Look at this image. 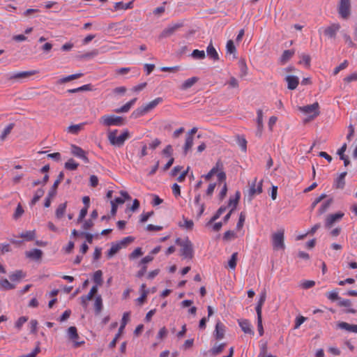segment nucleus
<instances>
[{
    "label": "nucleus",
    "mask_w": 357,
    "mask_h": 357,
    "mask_svg": "<svg viewBox=\"0 0 357 357\" xmlns=\"http://www.w3.org/2000/svg\"><path fill=\"white\" fill-rule=\"evenodd\" d=\"M118 132L119 130L116 129L109 130L107 132V139L112 145L120 147L130 138V135L127 129L124 130L119 135H117Z\"/></svg>",
    "instance_id": "obj_1"
},
{
    "label": "nucleus",
    "mask_w": 357,
    "mask_h": 357,
    "mask_svg": "<svg viewBox=\"0 0 357 357\" xmlns=\"http://www.w3.org/2000/svg\"><path fill=\"white\" fill-rule=\"evenodd\" d=\"M162 102V98H157L149 103L142 105V107L136 109L131 114V117L133 119H137L140 116H144L147 114L149 112L154 109L158 105Z\"/></svg>",
    "instance_id": "obj_2"
},
{
    "label": "nucleus",
    "mask_w": 357,
    "mask_h": 357,
    "mask_svg": "<svg viewBox=\"0 0 357 357\" xmlns=\"http://www.w3.org/2000/svg\"><path fill=\"white\" fill-rule=\"evenodd\" d=\"M176 243L181 247V255L184 258L192 259L193 257V248L192 242L187 238L185 240L177 238Z\"/></svg>",
    "instance_id": "obj_3"
},
{
    "label": "nucleus",
    "mask_w": 357,
    "mask_h": 357,
    "mask_svg": "<svg viewBox=\"0 0 357 357\" xmlns=\"http://www.w3.org/2000/svg\"><path fill=\"white\" fill-rule=\"evenodd\" d=\"M99 123L104 126H120L124 124L123 119L113 114L103 115L99 119Z\"/></svg>",
    "instance_id": "obj_4"
},
{
    "label": "nucleus",
    "mask_w": 357,
    "mask_h": 357,
    "mask_svg": "<svg viewBox=\"0 0 357 357\" xmlns=\"http://www.w3.org/2000/svg\"><path fill=\"white\" fill-rule=\"evenodd\" d=\"M38 73L39 71L36 70L15 72L13 73L8 74L6 77L8 81H10L12 83H13L15 82H21L24 79H26L29 77L34 75Z\"/></svg>",
    "instance_id": "obj_5"
},
{
    "label": "nucleus",
    "mask_w": 357,
    "mask_h": 357,
    "mask_svg": "<svg viewBox=\"0 0 357 357\" xmlns=\"http://www.w3.org/2000/svg\"><path fill=\"white\" fill-rule=\"evenodd\" d=\"M214 176H217L218 178H226L224 165L220 160L217 161L215 165L205 175L204 178H211Z\"/></svg>",
    "instance_id": "obj_6"
},
{
    "label": "nucleus",
    "mask_w": 357,
    "mask_h": 357,
    "mask_svg": "<svg viewBox=\"0 0 357 357\" xmlns=\"http://www.w3.org/2000/svg\"><path fill=\"white\" fill-rule=\"evenodd\" d=\"M337 11L341 18L347 20L351 15V0H340Z\"/></svg>",
    "instance_id": "obj_7"
},
{
    "label": "nucleus",
    "mask_w": 357,
    "mask_h": 357,
    "mask_svg": "<svg viewBox=\"0 0 357 357\" xmlns=\"http://www.w3.org/2000/svg\"><path fill=\"white\" fill-rule=\"evenodd\" d=\"M284 234V229L278 230L277 232L273 234L272 243L274 250H284L285 248Z\"/></svg>",
    "instance_id": "obj_8"
},
{
    "label": "nucleus",
    "mask_w": 357,
    "mask_h": 357,
    "mask_svg": "<svg viewBox=\"0 0 357 357\" xmlns=\"http://www.w3.org/2000/svg\"><path fill=\"white\" fill-rule=\"evenodd\" d=\"M319 105L318 102H314L312 105H308L303 107H299L298 109L309 116L310 119H314L319 114Z\"/></svg>",
    "instance_id": "obj_9"
},
{
    "label": "nucleus",
    "mask_w": 357,
    "mask_h": 357,
    "mask_svg": "<svg viewBox=\"0 0 357 357\" xmlns=\"http://www.w3.org/2000/svg\"><path fill=\"white\" fill-rule=\"evenodd\" d=\"M68 339L73 342V347L77 348L85 344L84 340H79L80 337L75 326H70L67 331Z\"/></svg>",
    "instance_id": "obj_10"
},
{
    "label": "nucleus",
    "mask_w": 357,
    "mask_h": 357,
    "mask_svg": "<svg viewBox=\"0 0 357 357\" xmlns=\"http://www.w3.org/2000/svg\"><path fill=\"white\" fill-rule=\"evenodd\" d=\"M262 192V180L257 181L254 180L249 183L248 189V200L251 201L255 195H259Z\"/></svg>",
    "instance_id": "obj_11"
},
{
    "label": "nucleus",
    "mask_w": 357,
    "mask_h": 357,
    "mask_svg": "<svg viewBox=\"0 0 357 357\" xmlns=\"http://www.w3.org/2000/svg\"><path fill=\"white\" fill-rule=\"evenodd\" d=\"M340 28L341 26L339 23H333L324 29V33L328 38L335 39Z\"/></svg>",
    "instance_id": "obj_12"
},
{
    "label": "nucleus",
    "mask_w": 357,
    "mask_h": 357,
    "mask_svg": "<svg viewBox=\"0 0 357 357\" xmlns=\"http://www.w3.org/2000/svg\"><path fill=\"white\" fill-rule=\"evenodd\" d=\"M344 213L341 212L328 215L326 218L325 227L331 228L336 222L340 221Z\"/></svg>",
    "instance_id": "obj_13"
},
{
    "label": "nucleus",
    "mask_w": 357,
    "mask_h": 357,
    "mask_svg": "<svg viewBox=\"0 0 357 357\" xmlns=\"http://www.w3.org/2000/svg\"><path fill=\"white\" fill-rule=\"evenodd\" d=\"M225 326L220 321H217L215 324V328L214 331V337L216 340H222L225 337Z\"/></svg>",
    "instance_id": "obj_14"
},
{
    "label": "nucleus",
    "mask_w": 357,
    "mask_h": 357,
    "mask_svg": "<svg viewBox=\"0 0 357 357\" xmlns=\"http://www.w3.org/2000/svg\"><path fill=\"white\" fill-rule=\"evenodd\" d=\"M71 153L73 155L83 160L85 162L88 160L85 151L82 148L76 145L71 146Z\"/></svg>",
    "instance_id": "obj_15"
},
{
    "label": "nucleus",
    "mask_w": 357,
    "mask_h": 357,
    "mask_svg": "<svg viewBox=\"0 0 357 357\" xmlns=\"http://www.w3.org/2000/svg\"><path fill=\"white\" fill-rule=\"evenodd\" d=\"M25 255L26 257L31 259L35 261L40 260L43 257V252L39 249H33L30 251H26L25 252Z\"/></svg>",
    "instance_id": "obj_16"
},
{
    "label": "nucleus",
    "mask_w": 357,
    "mask_h": 357,
    "mask_svg": "<svg viewBox=\"0 0 357 357\" xmlns=\"http://www.w3.org/2000/svg\"><path fill=\"white\" fill-rule=\"evenodd\" d=\"M238 324L241 328L242 331L245 333H248L250 335H253L254 331L252 329L251 325L248 320L247 319H240L238 320Z\"/></svg>",
    "instance_id": "obj_17"
},
{
    "label": "nucleus",
    "mask_w": 357,
    "mask_h": 357,
    "mask_svg": "<svg viewBox=\"0 0 357 357\" xmlns=\"http://www.w3.org/2000/svg\"><path fill=\"white\" fill-rule=\"evenodd\" d=\"M285 80L287 82V87L290 90L296 89L299 83L298 78L293 75L287 76Z\"/></svg>",
    "instance_id": "obj_18"
},
{
    "label": "nucleus",
    "mask_w": 357,
    "mask_h": 357,
    "mask_svg": "<svg viewBox=\"0 0 357 357\" xmlns=\"http://www.w3.org/2000/svg\"><path fill=\"white\" fill-rule=\"evenodd\" d=\"M295 54L294 50H284L281 55L279 62L281 65H284Z\"/></svg>",
    "instance_id": "obj_19"
},
{
    "label": "nucleus",
    "mask_w": 357,
    "mask_h": 357,
    "mask_svg": "<svg viewBox=\"0 0 357 357\" xmlns=\"http://www.w3.org/2000/svg\"><path fill=\"white\" fill-rule=\"evenodd\" d=\"M136 101H137V98H135L132 99L131 100H130L129 102H128L127 103H126L122 107L116 109L114 110V112L116 113H126V112H128L130 109V108L133 106V105L135 103Z\"/></svg>",
    "instance_id": "obj_20"
},
{
    "label": "nucleus",
    "mask_w": 357,
    "mask_h": 357,
    "mask_svg": "<svg viewBox=\"0 0 357 357\" xmlns=\"http://www.w3.org/2000/svg\"><path fill=\"white\" fill-rule=\"evenodd\" d=\"M180 24H174L168 26L165 29H164L161 33V36L166 38L172 35L179 27Z\"/></svg>",
    "instance_id": "obj_21"
},
{
    "label": "nucleus",
    "mask_w": 357,
    "mask_h": 357,
    "mask_svg": "<svg viewBox=\"0 0 357 357\" xmlns=\"http://www.w3.org/2000/svg\"><path fill=\"white\" fill-rule=\"evenodd\" d=\"M225 181V180H218V188H220L219 195L220 199H223L225 198L227 192V186Z\"/></svg>",
    "instance_id": "obj_22"
},
{
    "label": "nucleus",
    "mask_w": 357,
    "mask_h": 357,
    "mask_svg": "<svg viewBox=\"0 0 357 357\" xmlns=\"http://www.w3.org/2000/svg\"><path fill=\"white\" fill-rule=\"evenodd\" d=\"M197 81H198V77H190L183 82V83L181 84V89L182 90H187V89L191 88Z\"/></svg>",
    "instance_id": "obj_23"
},
{
    "label": "nucleus",
    "mask_w": 357,
    "mask_h": 357,
    "mask_svg": "<svg viewBox=\"0 0 357 357\" xmlns=\"http://www.w3.org/2000/svg\"><path fill=\"white\" fill-rule=\"evenodd\" d=\"M206 52L210 58L213 59L215 61L219 60L218 54L211 43L207 47Z\"/></svg>",
    "instance_id": "obj_24"
},
{
    "label": "nucleus",
    "mask_w": 357,
    "mask_h": 357,
    "mask_svg": "<svg viewBox=\"0 0 357 357\" xmlns=\"http://www.w3.org/2000/svg\"><path fill=\"white\" fill-rule=\"evenodd\" d=\"M133 8V1H130L127 3H123L121 1L116 2L114 4V9L117 10H128Z\"/></svg>",
    "instance_id": "obj_25"
},
{
    "label": "nucleus",
    "mask_w": 357,
    "mask_h": 357,
    "mask_svg": "<svg viewBox=\"0 0 357 357\" xmlns=\"http://www.w3.org/2000/svg\"><path fill=\"white\" fill-rule=\"evenodd\" d=\"M26 274L22 270H18L11 273L9 275V278L11 281L17 282L20 281L21 279L24 278Z\"/></svg>",
    "instance_id": "obj_26"
},
{
    "label": "nucleus",
    "mask_w": 357,
    "mask_h": 357,
    "mask_svg": "<svg viewBox=\"0 0 357 357\" xmlns=\"http://www.w3.org/2000/svg\"><path fill=\"white\" fill-rule=\"evenodd\" d=\"M15 288V285L10 283L7 279L0 280V289L3 290H10Z\"/></svg>",
    "instance_id": "obj_27"
},
{
    "label": "nucleus",
    "mask_w": 357,
    "mask_h": 357,
    "mask_svg": "<svg viewBox=\"0 0 357 357\" xmlns=\"http://www.w3.org/2000/svg\"><path fill=\"white\" fill-rule=\"evenodd\" d=\"M226 50H227V53L233 54L234 59L236 58V47L234 45L233 40H229L227 41V45H226Z\"/></svg>",
    "instance_id": "obj_28"
},
{
    "label": "nucleus",
    "mask_w": 357,
    "mask_h": 357,
    "mask_svg": "<svg viewBox=\"0 0 357 357\" xmlns=\"http://www.w3.org/2000/svg\"><path fill=\"white\" fill-rule=\"evenodd\" d=\"M193 145V136L186 135L185 142L183 146L184 154L186 155Z\"/></svg>",
    "instance_id": "obj_29"
},
{
    "label": "nucleus",
    "mask_w": 357,
    "mask_h": 357,
    "mask_svg": "<svg viewBox=\"0 0 357 357\" xmlns=\"http://www.w3.org/2000/svg\"><path fill=\"white\" fill-rule=\"evenodd\" d=\"M94 309L96 314H99L102 309V299L101 296H98L94 302Z\"/></svg>",
    "instance_id": "obj_30"
},
{
    "label": "nucleus",
    "mask_w": 357,
    "mask_h": 357,
    "mask_svg": "<svg viewBox=\"0 0 357 357\" xmlns=\"http://www.w3.org/2000/svg\"><path fill=\"white\" fill-rule=\"evenodd\" d=\"M121 246L116 243H112L111 248L108 250L107 253V256L109 259L112 258L114 255H116L120 250Z\"/></svg>",
    "instance_id": "obj_31"
},
{
    "label": "nucleus",
    "mask_w": 357,
    "mask_h": 357,
    "mask_svg": "<svg viewBox=\"0 0 357 357\" xmlns=\"http://www.w3.org/2000/svg\"><path fill=\"white\" fill-rule=\"evenodd\" d=\"M13 127L14 124L10 123L3 129L0 135V139L1 141H4L6 139L7 136L11 132Z\"/></svg>",
    "instance_id": "obj_32"
},
{
    "label": "nucleus",
    "mask_w": 357,
    "mask_h": 357,
    "mask_svg": "<svg viewBox=\"0 0 357 357\" xmlns=\"http://www.w3.org/2000/svg\"><path fill=\"white\" fill-rule=\"evenodd\" d=\"M241 197V193L239 191H236L235 194L234 198H230L229 201V206H231V208H234V211L236 208V206L239 202Z\"/></svg>",
    "instance_id": "obj_33"
},
{
    "label": "nucleus",
    "mask_w": 357,
    "mask_h": 357,
    "mask_svg": "<svg viewBox=\"0 0 357 357\" xmlns=\"http://www.w3.org/2000/svg\"><path fill=\"white\" fill-rule=\"evenodd\" d=\"M102 272L100 270L96 271L93 273V280L96 284V285L101 286L102 284Z\"/></svg>",
    "instance_id": "obj_34"
},
{
    "label": "nucleus",
    "mask_w": 357,
    "mask_h": 357,
    "mask_svg": "<svg viewBox=\"0 0 357 357\" xmlns=\"http://www.w3.org/2000/svg\"><path fill=\"white\" fill-rule=\"evenodd\" d=\"M226 346V344L225 343H222L219 345H215L211 350H210V352H211V354L213 355V356H215V355H218L219 354H220L223 349H225Z\"/></svg>",
    "instance_id": "obj_35"
},
{
    "label": "nucleus",
    "mask_w": 357,
    "mask_h": 357,
    "mask_svg": "<svg viewBox=\"0 0 357 357\" xmlns=\"http://www.w3.org/2000/svg\"><path fill=\"white\" fill-rule=\"evenodd\" d=\"M83 125L84 123L70 126L67 130L71 134L77 135L82 130Z\"/></svg>",
    "instance_id": "obj_36"
},
{
    "label": "nucleus",
    "mask_w": 357,
    "mask_h": 357,
    "mask_svg": "<svg viewBox=\"0 0 357 357\" xmlns=\"http://www.w3.org/2000/svg\"><path fill=\"white\" fill-rule=\"evenodd\" d=\"M257 127L258 130L261 132L263 129V112L261 109L257 110Z\"/></svg>",
    "instance_id": "obj_37"
},
{
    "label": "nucleus",
    "mask_w": 357,
    "mask_h": 357,
    "mask_svg": "<svg viewBox=\"0 0 357 357\" xmlns=\"http://www.w3.org/2000/svg\"><path fill=\"white\" fill-rule=\"evenodd\" d=\"M238 67L241 70V76L243 77L248 74V66L244 59H241L238 61Z\"/></svg>",
    "instance_id": "obj_38"
},
{
    "label": "nucleus",
    "mask_w": 357,
    "mask_h": 357,
    "mask_svg": "<svg viewBox=\"0 0 357 357\" xmlns=\"http://www.w3.org/2000/svg\"><path fill=\"white\" fill-rule=\"evenodd\" d=\"M44 193L45 191L43 189H38L31 201V205H35L36 203L44 195Z\"/></svg>",
    "instance_id": "obj_39"
},
{
    "label": "nucleus",
    "mask_w": 357,
    "mask_h": 357,
    "mask_svg": "<svg viewBox=\"0 0 357 357\" xmlns=\"http://www.w3.org/2000/svg\"><path fill=\"white\" fill-rule=\"evenodd\" d=\"M78 165L79 164L75 160L70 159L65 163V168L68 170H75Z\"/></svg>",
    "instance_id": "obj_40"
},
{
    "label": "nucleus",
    "mask_w": 357,
    "mask_h": 357,
    "mask_svg": "<svg viewBox=\"0 0 357 357\" xmlns=\"http://www.w3.org/2000/svg\"><path fill=\"white\" fill-rule=\"evenodd\" d=\"M237 144L243 152H246L247 140L245 137L238 136L237 138Z\"/></svg>",
    "instance_id": "obj_41"
},
{
    "label": "nucleus",
    "mask_w": 357,
    "mask_h": 357,
    "mask_svg": "<svg viewBox=\"0 0 357 357\" xmlns=\"http://www.w3.org/2000/svg\"><path fill=\"white\" fill-rule=\"evenodd\" d=\"M66 208V203L59 204L56 211V218H61L64 215Z\"/></svg>",
    "instance_id": "obj_42"
},
{
    "label": "nucleus",
    "mask_w": 357,
    "mask_h": 357,
    "mask_svg": "<svg viewBox=\"0 0 357 357\" xmlns=\"http://www.w3.org/2000/svg\"><path fill=\"white\" fill-rule=\"evenodd\" d=\"M191 56L195 59H204L206 55L204 50H195L192 51Z\"/></svg>",
    "instance_id": "obj_43"
},
{
    "label": "nucleus",
    "mask_w": 357,
    "mask_h": 357,
    "mask_svg": "<svg viewBox=\"0 0 357 357\" xmlns=\"http://www.w3.org/2000/svg\"><path fill=\"white\" fill-rule=\"evenodd\" d=\"M134 238L132 236H128L126 238H123L122 240H121L119 242H118V244L121 246V248H125L128 244L133 242Z\"/></svg>",
    "instance_id": "obj_44"
},
{
    "label": "nucleus",
    "mask_w": 357,
    "mask_h": 357,
    "mask_svg": "<svg viewBox=\"0 0 357 357\" xmlns=\"http://www.w3.org/2000/svg\"><path fill=\"white\" fill-rule=\"evenodd\" d=\"M238 253L234 252L228 261V265L230 268L234 269L236 266Z\"/></svg>",
    "instance_id": "obj_45"
},
{
    "label": "nucleus",
    "mask_w": 357,
    "mask_h": 357,
    "mask_svg": "<svg viewBox=\"0 0 357 357\" xmlns=\"http://www.w3.org/2000/svg\"><path fill=\"white\" fill-rule=\"evenodd\" d=\"M61 182V180H55L51 190L48 192V195L50 197H54L56 194L57 188Z\"/></svg>",
    "instance_id": "obj_46"
},
{
    "label": "nucleus",
    "mask_w": 357,
    "mask_h": 357,
    "mask_svg": "<svg viewBox=\"0 0 357 357\" xmlns=\"http://www.w3.org/2000/svg\"><path fill=\"white\" fill-rule=\"evenodd\" d=\"M20 236L21 238H24L28 241H31L35 238V231H27L25 232H22Z\"/></svg>",
    "instance_id": "obj_47"
},
{
    "label": "nucleus",
    "mask_w": 357,
    "mask_h": 357,
    "mask_svg": "<svg viewBox=\"0 0 357 357\" xmlns=\"http://www.w3.org/2000/svg\"><path fill=\"white\" fill-rule=\"evenodd\" d=\"M331 204V200H328V201L325 202L324 203H323L318 210L319 215H321V214L324 213L329 208Z\"/></svg>",
    "instance_id": "obj_48"
},
{
    "label": "nucleus",
    "mask_w": 357,
    "mask_h": 357,
    "mask_svg": "<svg viewBox=\"0 0 357 357\" xmlns=\"http://www.w3.org/2000/svg\"><path fill=\"white\" fill-rule=\"evenodd\" d=\"M200 199H201L200 195H197L195 197V204H197V206H199V212L198 213V216L199 217H200L202 215V213H204V204H199Z\"/></svg>",
    "instance_id": "obj_49"
},
{
    "label": "nucleus",
    "mask_w": 357,
    "mask_h": 357,
    "mask_svg": "<svg viewBox=\"0 0 357 357\" xmlns=\"http://www.w3.org/2000/svg\"><path fill=\"white\" fill-rule=\"evenodd\" d=\"M236 237V235L234 231L228 230L225 232L223 236V239L225 241H231L234 239Z\"/></svg>",
    "instance_id": "obj_50"
},
{
    "label": "nucleus",
    "mask_w": 357,
    "mask_h": 357,
    "mask_svg": "<svg viewBox=\"0 0 357 357\" xmlns=\"http://www.w3.org/2000/svg\"><path fill=\"white\" fill-rule=\"evenodd\" d=\"M337 328H339L340 329L345 330L348 332H350L351 324H348L347 322L340 321V322L337 323Z\"/></svg>",
    "instance_id": "obj_51"
},
{
    "label": "nucleus",
    "mask_w": 357,
    "mask_h": 357,
    "mask_svg": "<svg viewBox=\"0 0 357 357\" xmlns=\"http://www.w3.org/2000/svg\"><path fill=\"white\" fill-rule=\"evenodd\" d=\"M337 328H339L340 329L345 330L348 332H350L351 324H348L347 322L340 321V322L337 323Z\"/></svg>",
    "instance_id": "obj_52"
},
{
    "label": "nucleus",
    "mask_w": 357,
    "mask_h": 357,
    "mask_svg": "<svg viewBox=\"0 0 357 357\" xmlns=\"http://www.w3.org/2000/svg\"><path fill=\"white\" fill-rule=\"evenodd\" d=\"M348 66V62L347 60L344 61L341 63L338 66H337L333 71L334 75H337L340 70L345 69Z\"/></svg>",
    "instance_id": "obj_53"
},
{
    "label": "nucleus",
    "mask_w": 357,
    "mask_h": 357,
    "mask_svg": "<svg viewBox=\"0 0 357 357\" xmlns=\"http://www.w3.org/2000/svg\"><path fill=\"white\" fill-rule=\"evenodd\" d=\"M143 252L142 251V249L140 248H137L133 250V252H131V254L129 256V258L130 259H135L141 255H142Z\"/></svg>",
    "instance_id": "obj_54"
},
{
    "label": "nucleus",
    "mask_w": 357,
    "mask_h": 357,
    "mask_svg": "<svg viewBox=\"0 0 357 357\" xmlns=\"http://www.w3.org/2000/svg\"><path fill=\"white\" fill-rule=\"evenodd\" d=\"M245 220V215L244 213L241 212L239 215L238 222H237V225H236L237 229H241L243 227Z\"/></svg>",
    "instance_id": "obj_55"
},
{
    "label": "nucleus",
    "mask_w": 357,
    "mask_h": 357,
    "mask_svg": "<svg viewBox=\"0 0 357 357\" xmlns=\"http://www.w3.org/2000/svg\"><path fill=\"white\" fill-rule=\"evenodd\" d=\"M28 320V318L26 317H20L17 321L15 322V326L17 328L20 329L22 325L26 322Z\"/></svg>",
    "instance_id": "obj_56"
},
{
    "label": "nucleus",
    "mask_w": 357,
    "mask_h": 357,
    "mask_svg": "<svg viewBox=\"0 0 357 357\" xmlns=\"http://www.w3.org/2000/svg\"><path fill=\"white\" fill-rule=\"evenodd\" d=\"M180 66H173V67H162L160 68L161 71L162 72H171V73H176L178 70H180Z\"/></svg>",
    "instance_id": "obj_57"
},
{
    "label": "nucleus",
    "mask_w": 357,
    "mask_h": 357,
    "mask_svg": "<svg viewBox=\"0 0 357 357\" xmlns=\"http://www.w3.org/2000/svg\"><path fill=\"white\" fill-rule=\"evenodd\" d=\"M327 298L332 301H336V300H339L340 299V297L338 296V294L337 291H332L331 292H328L327 294Z\"/></svg>",
    "instance_id": "obj_58"
},
{
    "label": "nucleus",
    "mask_w": 357,
    "mask_h": 357,
    "mask_svg": "<svg viewBox=\"0 0 357 357\" xmlns=\"http://www.w3.org/2000/svg\"><path fill=\"white\" fill-rule=\"evenodd\" d=\"M173 153V149L171 145H167L162 151L163 155H166L168 158H172V155Z\"/></svg>",
    "instance_id": "obj_59"
},
{
    "label": "nucleus",
    "mask_w": 357,
    "mask_h": 357,
    "mask_svg": "<svg viewBox=\"0 0 357 357\" xmlns=\"http://www.w3.org/2000/svg\"><path fill=\"white\" fill-rule=\"evenodd\" d=\"M342 37L345 41V43L349 46V47H354V43H353L350 36L347 34V33L343 32Z\"/></svg>",
    "instance_id": "obj_60"
},
{
    "label": "nucleus",
    "mask_w": 357,
    "mask_h": 357,
    "mask_svg": "<svg viewBox=\"0 0 357 357\" xmlns=\"http://www.w3.org/2000/svg\"><path fill=\"white\" fill-rule=\"evenodd\" d=\"M130 313L125 312L123 315L121 324V330H123L129 319Z\"/></svg>",
    "instance_id": "obj_61"
},
{
    "label": "nucleus",
    "mask_w": 357,
    "mask_h": 357,
    "mask_svg": "<svg viewBox=\"0 0 357 357\" xmlns=\"http://www.w3.org/2000/svg\"><path fill=\"white\" fill-rule=\"evenodd\" d=\"M306 320V318L303 317V316H300V317H296V320H295V326H294V328L295 329H297L300 327V326Z\"/></svg>",
    "instance_id": "obj_62"
},
{
    "label": "nucleus",
    "mask_w": 357,
    "mask_h": 357,
    "mask_svg": "<svg viewBox=\"0 0 357 357\" xmlns=\"http://www.w3.org/2000/svg\"><path fill=\"white\" fill-rule=\"evenodd\" d=\"M357 80V73H354L344 77V81L345 82H351Z\"/></svg>",
    "instance_id": "obj_63"
},
{
    "label": "nucleus",
    "mask_w": 357,
    "mask_h": 357,
    "mask_svg": "<svg viewBox=\"0 0 357 357\" xmlns=\"http://www.w3.org/2000/svg\"><path fill=\"white\" fill-rule=\"evenodd\" d=\"M40 347L38 346V347H36L34 349V350H33L31 353H30V354H27V355L22 356H20V357H36V356H37V354H38V353H40Z\"/></svg>",
    "instance_id": "obj_64"
}]
</instances>
